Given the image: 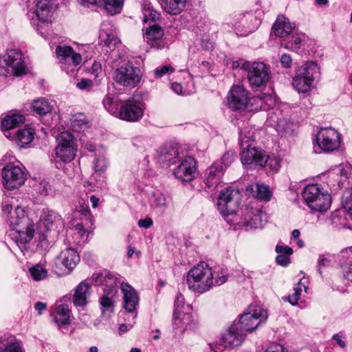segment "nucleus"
<instances>
[{
  "mask_svg": "<svg viewBox=\"0 0 352 352\" xmlns=\"http://www.w3.org/2000/svg\"><path fill=\"white\" fill-rule=\"evenodd\" d=\"M228 274L225 270L213 272L206 262H200L194 265L187 273L186 283L189 289L195 293L204 294L210 291L214 286L225 283Z\"/></svg>",
  "mask_w": 352,
  "mask_h": 352,
  "instance_id": "nucleus-1",
  "label": "nucleus"
},
{
  "mask_svg": "<svg viewBox=\"0 0 352 352\" xmlns=\"http://www.w3.org/2000/svg\"><path fill=\"white\" fill-rule=\"evenodd\" d=\"M249 95V91L243 85H233L227 96L228 107L235 111H257L261 109H265L264 101L271 99L270 96L250 98Z\"/></svg>",
  "mask_w": 352,
  "mask_h": 352,
  "instance_id": "nucleus-2",
  "label": "nucleus"
},
{
  "mask_svg": "<svg viewBox=\"0 0 352 352\" xmlns=\"http://www.w3.org/2000/svg\"><path fill=\"white\" fill-rule=\"evenodd\" d=\"M3 161L5 165L1 169V178L4 188L12 190L23 185L27 178L24 167L11 155H6Z\"/></svg>",
  "mask_w": 352,
  "mask_h": 352,
  "instance_id": "nucleus-3",
  "label": "nucleus"
},
{
  "mask_svg": "<svg viewBox=\"0 0 352 352\" xmlns=\"http://www.w3.org/2000/svg\"><path fill=\"white\" fill-rule=\"evenodd\" d=\"M28 68L22 52L16 48L7 50L0 56V75H12L16 77L26 75Z\"/></svg>",
  "mask_w": 352,
  "mask_h": 352,
  "instance_id": "nucleus-4",
  "label": "nucleus"
},
{
  "mask_svg": "<svg viewBox=\"0 0 352 352\" xmlns=\"http://www.w3.org/2000/svg\"><path fill=\"white\" fill-rule=\"evenodd\" d=\"M302 199L313 211L326 212L331 206V198L319 184H309L302 192Z\"/></svg>",
  "mask_w": 352,
  "mask_h": 352,
  "instance_id": "nucleus-5",
  "label": "nucleus"
},
{
  "mask_svg": "<svg viewBox=\"0 0 352 352\" xmlns=\"http://www.w3.org/2000/svg\"><path fill=\"white\" fill-rule=\"evenodd\" d=\"M241 69L247 72V78L251 87L259 88L265 86L270 80V69L261 61H244Z\"/></svg>",
  "mask_w": 352,
  "mask_h": 352,
  "instance_id": "nucleus-6",
  "label": "nucleus"
},
{
  "mask_svg": "<svg viewBox=\"0 0 352 352\" xmlns=\"http://www.w3.org/2000/svg\"><path fill=\"white\" fill-rule=\"evenodd\" d=\"M56 157L65 163L72 161L77 152V145L72 133L67 131L61 132L56 138Z\"/></svg>",
  "mask_w": 352,
  "mask_h": 352,
  "instance_id": "nucleus-7",
  "label": "nucleus"
},
{
  "mask_svg": "<svg viewBox=\"0 0 352 352\" xmlns=\"http://www.w3.org/2000/svg\"><path fill=\"white\" fill-rule=\"evenodd\" d=\"M141 72L138 67L130 64H124L117 68L113 74V79L120 85L134 87L141 80Z\"/></svg>",
  "mask_w": 352,
  "mask_h": 352,
  "instance_id": "nucleus-8",
  "label": "nucleus"
},
{
  "mask_svg": "<svg viewBox=\"0 0 352 352\" xmlns=\"http://www.w3.org/2000/svg\"><path fill=\"white\" fill-rule=\"evenodd\" d=\"M241 195L236 189L226 188L221 191L218 201V210L223 215L230 214L236 212L240 204Z\"/></svg>",
  "mask_w": 352,
  "mask_h": 352,
  "instance_id": "nucleus-9",
  "label": "nucleus"
},
{
  "mask_svg": "<svg viewBox=\"0 0 352 352\" xmlns=\"http://www.w3.org/2000/svg\"><path fill=\"white\" fill-rule=\"evenodd\" d=\"M316 142L324 152H333L340 147L341 135L333 128H321L317 133Z\"/></svg>",
  "mask_w": 352,
  "mask_h": 352,
  "instance_id": "nucleus-10",
  "label": "nucleus"
},
{
  "mask_svg": "<svg viewBox=\"0 0 352 352\" xmlns=\"http://www.w3.org/2000/svg\"><path fill=\"white\" fill-rule=\"evenodd\" d=\"M267 318V311L260 307L255 306L249 312L242 314L236 324L244 332H251Z\"/></svg>",
  "mask_w": 352,
  "mask_h": 352,
  "instance_id": "nucleus-11",
  "label": "nucleus"
},
{
  "mask_svg": "<svg viewBox=\"0 0 352 352\" xmlns=\"http://www.w3.org/2000/svg\"><path fill=\"white\" fill-rule=\"evenodd\" d=\"M56 54L62 69L67 73L73 72L82 61L81 55L75 52L72 47L68 45H58L56 48Z\"/></svg>",
  "mask_w": 352,
  "mask_h": 352,
  "instance_id": "nucleus-12",
  "label": "nucleus"
},
{
  "mask_svg": "<svg viewBox=\"0 0 352 352\" xmlns=\"http://www.w3.org/2000/svg\"><path fill=\"white\" fill-rule=\"evenodd\" d=\"M80 261L78 252L73 248L62 250L56 257L55 265L58 275L69 274Z\"/></svg>",
  "mask_w": 352,
  "mask_h": 352,
  "instance_id": "nucleus-13",
  "label": "nucleus"
},
{
  "mask_svg": "<svg viewBox=\"0 0 352 352\" xmlns=\"http://www.w3.org/2000/svg\"><path fill=\"white\" fill-rule=\"evenodd\" d=\"M175 310L173 314V324L175 328H182L183 327H188L190 325L191 320V315L189 311L191 307L189 305L184 304V298L179 294L176 296L175 300Z\"/></svg>",
  "mask_w": 352,
  "mask_h": 352,
  "instance_id": "nucleus-14",
  "label": "nucleus"
},
{
  "mask_svg": "<svg viewBox=\"0 0 352 352\" xmlns=\"http://www.w3.org/2000/svg\"><path fill=\"white\" fill-rule=\"evenodd\" d=\"M241 160L244 166L251 168L263 167L267 163L265 152L260 148L250 147V144H248V148L243 151Z\"/></svg>",
  "mask_w": 352,
  "mask_h": 352,
  "instance_id": "nucleus-15",
  "label": "nucleus"
},
{
  "mask_svg": "<svg viewBox=\"0 0 352 352\" xmlns=\"http://www.w3.org/2000/svg\"><path fill=\"white\" fill-rule=\"evenodd\" d=\"M271 124L274 126L278 133L283 137H289L294 133V124L283 116L278 109L274 110L269 116Z\"/></svg>",
  "mask_w": 352,
  "mask_h": 352,
  "instance_id": "nucleus-16",
  "label": "nucleus"
},
{
  "mask_svg": "<svg viewBox=\"0 0 352 352\" xmlns=\"http://www.w3.org/2000/svg\"><path fill=\"white\" fill-rule=\"evenodd\" d=\"M242 218L243 226L250 229L257 228L263 226L265 214L260 209L246 206L243 209Z\"/></svg>",
  "mask_w": 352,
  "mask_h": 352,
  "instance_id": "nucleus-17",
  "label": "nucleus"
},
{
  "mask_svg": "<svg viewBox=\"0 0 352 352\" xmlns=\"http://www.w3.org/2000/svg\"><path fill=\"white\" fill-rule=\"evenodd\" d=\"M120 118L128 122H135L143 116V108L140 102L133 99L127 100L119 111Z\"/></svg>",
  "mask_w": 352,
  "mask_h": 352,
  "instance_id": "nucleus-18",
  "label": "nucleus"
},
{
  "mask_svg": "<svg viewBox=\"0 0 352 352\" xmlns=\"http://www.w3.org/2000/svg\"><path fill=\"white\" fill-rule=\"evenodd\" d=\"M196 170V162L190 157H186L174 170L173 174L175 177L183 182H190L194 177Z\"/></svg>",
  "mask_w": 352,
  "mask_h": 352,
  "instance_id": "nucleus-19",
  "label": "nucleus"
},
{
  "mask_svg": "<svg viewBox=\"0 0 352 352\" xmlns=\"http://www.w3.org/2000/svg\"><path fill=\"white\" fill-rule=\"evenodd\" d=\"M57 0H38L36 3L35 14L38 19L43 23L51 22L54 12L58 8Z\"/></svg>",
  "mask_w": 352,
  "mask_h": 352,
  "instance_id": "nucleus-20",
  "label": "nucleus"
},
{
  "mask_svg": "<svg viewBox=\"0 0 352 352\" xmlns=\"http://www.w3.org/2000/svg\"><path fill=\"white\" fill-rule=\"evenodd\" d=\"M91 281L96 285L103 286L104 292H107L108 294L112 293L120 283L118 278L115 275L107 271L94 274Z\"/></svg>",
  "mask_w": 352,
  "mask_h": 352,
  "instance_id": "nucleus-21",
  "label": "nucleus"
},
{
  "mask_svg": "<svg viewBox=\"0 0 352 352\" xmlns=\"http://www.w3.org/2000/svg\"><path fill=\"white\" fill-rule=\"evenodd\" d=\"M245 337V332L234 322L221 336V341L230 348L241 344Z\"/></svg>",
  "mask_w": 352,
  "mask_h": 352,
  "instance_id": "nucleus-22",
  "label": "nucleus"
},
{
  "mask_svg": "<svg viewBox=\"0 0 352 352\" xmlns=\"http://www.w3.org/2000/svg\"><path fill=\"white\" fill-rule=\"evenodd\" d=\"M34 225L28 227L17 228L12 230L10 234L12 239L21 250L25 248L34 235Z\"/></svg>",
  "mask_w": 352,
  "mask_h": 352,
  "instance_id": "nucleus-23",
  "label": "nucleus"
},
{
  "mask_svg": "<svg viewBox=\"0 0 352 352\" xmlns=\"http://www.w3.org/2000/svg\"><path fill=\"white\" fill-rule=\"evenodd\" d=\"M123 294L124 307L129 312H133L139 302V297L135 290L128 283H121Z\"/></svg>",
  "mask_w": 352,
  "mask_h": 352,
  "instance_id": "nucleus-24",
  "label": "nucleus"
},
{
  "mask_svg": "<svg viewBox=\"0 0 352 352\" xmlns=\"http://www.w3.org/2000/svg\"><path fill=\"white\" fill-rule=\"evenodd\" d=\"M99 38L100 41L110 49L114 48L120 41L113 25L109 22H103L101 24Z\"/></svg>",
  "mask_w": 352,
  "mask_h": 352,
  "instance_id": "nucleus-25",
  "label": "nucleus"
},
{
  "mask_svg": "<svg viewBox=\"0 0 352 352\" xmlns=\"http://www.w3.org/2000/svg\"><path fill=\"white\" fill-rule=\"evenodd\" d=\"M8 222L12 230L34 225L33 221L26 215L24 208L19 206L11 213L8 219Z\"/></svg>",
  "mask_w": 352,
  "mask_h": 352,
  "instance_id": "nucleus-26",
  "label": "nucleus"
},
{
  "mask_svg": "<svg viewBox=\"0 0 352 352\" xmlns=\"http://www.w3.org/2000/svg\"><path fill=\"white\" fill-rule=\"evenodd\" d=\"M8 222L12 230L34 225L33 221L26 215L24 208L19 206L11 213L8 219Z\"/></svg>",
  "mask_w": 352,
  "mask_h": 352,
  "instance_id": "nucleus-27",
  "label": "nucleus"
},
{
  "mask_svg": "<svg viewBox=\"0 0 352 352\" xmlns=\"http://www.w3.org/2000/svg\"><path fill=\"white\" fill-rule=\"evenodd\" d=\"M34 134V130L32 127L25 126L23 129L17 130L16 132L5 134V136L18 142L20 146L24 147L32 142Z\"/></svg>",
  "mask_w": 352,
  "mask_h": 352,
  "instance_id": "nucleus-28",
  "label": "nucleus"
},
{
  "mask_svg": "<svg viewBox=\"0 0 352 352\" xmlns=\"http://www.w3.org/2000/svg\"><path fill=\"white\" fill-rule=\"evenodd\" d=\"M41 221L47 230H56L63 227V221L56 212L47 208L43 210Z\"/></svg>",
  "mask_w": 352,
  "mask_h": 352,
  "instance_id": "nucleus-29",
  "label": "nucleus"
},
{
  "mask_svg": "<svg viewBox=\"0 0 352 352\" xmlns=\"http://www.w3.org/2000/svg\"><path fill=\"white\" fill-rule=\"evenodd\" d=\"M224 168L219 162H214L204 173V183L208 188L215 186L223 175Z\"/></svg>",
  "mask_w": 352,
  "mask_h": 352,
  "instance_id": "nucleus-30",
  "label": "nucleus"
},
{
  "mask_svg": "<svg viewBox=\"0 0 352 352\" xmlns=\"http://www.w3.org/2000/svg\"><path fill=\"white\" fill-rule=\"evenodd\" d=\"M296 73L305 76V78L316 82L320 78V67L315 62L309 61L304 63L296 72Z\"/></svg>",
  "mask_w": 352,
  "mask_h": 352,
  "instance_id": "nucleus-31",
  "label": "nucleus"
},
{
  "mask_svg": "<svg viewBox=\"0 0 352 352\" xmlns=\"http://www.w3.org/2000/svg\"><path fill=\"white\" fill-rule=\"evenodd\" d=\"M88 280L81 282L76 288L73 296V302L76 307H82L87 303L90 285Z\"/></svg>",
  "mask_w": 352,
  "mask_h": 352,
  "instance_id": "nucleus-32",
  "label": "nucleus"
},
{
  "mask_svg": "<svg viewBox=\"0 0 352 352\" xmlns=\"http://www.w3.org/2000/svg\"><path fill=\"white\" fill-rule=\"evenodd\" d=\"M164 35V31L162 28L156 24L150 25L146 30L145 39L147 43L153 47H161V38Z\"/></svg>",
  "mask_w": 352,
  "mask_h": 352,
  "instance_id": "nucleus-33",
  "label": "nucleus"
},
{
  "mask_svg": "<svg viewBox=\"0 0 352 352\" xmlns=\"http://www.w3.org/2000/svg\"><path fill=\"white\" fill-rule=\"evenodd\" d=\"M293 26L289 19L283 15H279L272 27L274 34L279 37H284L292 32Z\"/></svg>",
  "mask_w": 352,
  "mask_h": 352,
  "instance_id": "nucleus-34",
  "label": "nucleus"
},
{
  "mask_svg": "<svg viewBox=\"0 0 352 352\" xmlns=\"http://www.w3.org/2000/svg\"><path fill=\"white\" fill-rule=\"evenodd\" d=\"M179 151L176 145H166L160 148L159 160L162 163L175 164L179 157Z\"/></svg>",
  "mask_w": 352,
  "mask_h": 352,
  "instance_id": "nucleus-35",
  "label": "nucleus"
},
{
  "mask_svg": "<svg viewBox=\"0 0 352 352\" xmlns=\"http://www.w3.org/2000/svg\"><path fill=\"white\" fill-rule=\"evenodd\" d=\"M349 167L344 165H339L328 173V177L338 184L342 187L348 178Z\"/></svg>",
  "mask_w": 352,
  "mask_h": 352,
  "instance_id": "nucleus-36",
  "label": "nucleus"
},
{
  "mask_svg": "<svg viewBox=\"0 0 352 352\" xmlns=\"http://www.w3.org/2000/svg\"><path fill=\"white\" fill-rule=\"evenodd\" d=\"M25 118L19 113H10L6 116L1 121V129L5 134H9V131L23 123Z\"/></svg>",
  "mask_w": 352,
  "mask_h": 352,
  "instance_id": "nucleus-37",
  "label": "nucleus"
},
{
  "mask_svg": "<svg viewBox=\"0 0 352 352\" xmlns=\"http://www.w3.org/2000/svg\"><path fill=\"white\" fill-rule=\"evenodd\" d=\"M54 322L58 326L69 325L71 322V310L68 305L60 303L57 305Z\"/></svg>",
  "mask_w": 352,
  "mask_h": 352,
  "instance_id": "nucleus-38",
  "label": "nucleus"
},
{
  "mask_svg": "<svg viewBox=\"0 0 352 352\" xmlns=\"http://www.w3.org/2000/svg\"><path fill=\"white\" fill-rule=\"evenodd\" d=\"M314 85L315 82L297 73L292 79V85L298 93L306 94L310 92L314 89Z\"/></svg>",
  "mask_w": 352,
  "mask_h": 352,
  "instance_id": "nucleus-39",
  "label": "nucleus"
},
{
  "mask_svg": "<svg viewBox=\"0 0 352 352\" xmlns=\"http://www.w3.org/2000/svg\"><path fill=\"white\" fill-rule=\"evenodd\" d=\"M0 352H23V349L14 337H2L0 338Z\"/></svg>",
  "mask_w": 352,
  "mask_h": 352,
  "instance_id": "nucleus-40",
  "label": "nucleus"
},
{
  "mask_svg": "<svg viewBox=\"0 0 352 352\" xmlns=\"http://www.w3.org/2000/svg\"><path fill=\"white\" fill-rule=\"evenodd\" d=\"M151 208L160 212L164 211L168 207V201L166 196L160 191L152 192L148 197Z\"/></svg>",
  "mask_w": 352,
  "mask_h": 352,
  "instance_id": "nucleus-41",
  "label": "nucleus"
},
{
  "mask_svg": "<svg viewBox=\"0 0 352 352\" xmlns=\"http://www.w3.org/2000/svg\"><path fill=\"white\" fill-rule=\"evenodd\" d=\"M275 250L278 254L276 258V263L281 266H287L290 263V256L293 254L292 248L278 244Z\"/></svg>",
  "mask_w": 352,
  "mask_h": 352,
  "instance_id": "nucleus-42",
  "label": "nucleus"
},
{
  "mask_svg": "<svg viewBox=\"0 0 352 352\" xmlns=\"http://www.w3.org/2000/svg\"><path fill=\"white\" fill-rule=\"evenodd\" d=\"M187 0H162V8L170 14H179L186 6Z\"/></svg>",
  "mask_w": 352,
  "mask_h": 352,
  "instance_id": "nucleus-43",
  "label": "nucleus"
},
{
  "mask_svg": "<svg viewBox=\"0 0 352 352\" xmlns=\"http://www.w3.org/2000/svg\"><path fill=\"white\" fill-rule=\"evenodd\" d=\"M343 208L346 211L345 219L348 221V226L352 228V188L346 189L342 197Z\"/></svg>",
  "mask_w": 352,
  "mask_h": 352,
  "instance_id": "nucleus-44",
  "label": "nucleus"
},
{
  "mask_svg": "<svg viewBox=\"0 0 352 352\" xmlns=\"http://www.w3.org/2000/svg\"><path fill=\"white\" fill-rule=\"evenodd\" d=\"M32 109L38 115L45 116L52 111V106L47 100L42 98L32 102Z\"/></svg>",
  "mask_w": 352,
  "mask_h": 352,
  "instance_id": "nucleus-45",
  "label": "nucleus"
},
{
  "mask_svg": "<svg viewBox=\"0 0 352 352\" xmlns=\"http://www.w3.org/2000/svg\"><path fill=\"white\" fill-rule=\"evenodd\" d=\"M341 256L349 261V263L341 265L344 278L352 281V248L345 249L341 252Z\"/></svg>",
  "mask_w": 352,
  "mask_h": 352,
  "instance_id": "nucleus-46",
  "label": "nucleus"
},
{
  "mask_svg": "<svg viewBox=\"0 0 352 352\" xmlns=\"http://www.w3.org/2000/svg\"><path fill=\"white\" fill-rule=\"evenodd\" d=\"M251 190L256 191V197L260 200L267 201L271 198L272 192L268 186L263 184H256L252 186Z\"/></svg>",
  "mask_w": 352,
  "mask_h": 352,
  "instance_id": "nucleus-47",
  "label": "nucleus"
},
{
  "mask_svg": "<svg viewBox=\"0 0 352 352\" xmlns=\"http://www.w3.org/2000/svg\"><path fill=\"white\" fill-rule=\"evenodd\" d=\"M142 14H143V21L148 22L151 21L153 22L159 19L160 14L155 10L150 3H144L142 5Z\"/></svg>",
  "mask_w": 352,
  "mask_h": 352,
  "instance_id": "nucleus-48",
  "label": "nucleus"
},
{
  "mask_svg": "<svg viewBox=\"0 0 352 352\" xmlns=\"http://www.w3.org/2000/svg\"><path fill=\"white\" fill-rule=\"evenodd\" d=\"M105 10L111 15L120 13L122 9L124 0H103Z\"/></svg>",
  "mask_w": 352,
  "mask_h": 352,
  "instance_id": "nucleus-49",
  "label": "nucleus"
},
{
  "mask_svg": "<svg viewBox=\"0 0 352 352\" xmlns=\"http://www.w3.org/2000/svg\"><path fill=\"white\" fill-rule=\"evenodd\" d=\"M302 288H304L305 291H307V287H306L302 280H300L298 283L296 285V286L294 287V293L292 294L289 295L287 297L289 302L292 305H296L298 304Z\"/></svg>",
  "mask_w": 352,
  "mask_h": 352,
  "instance_id": "nucleus-50",
  "label": "nucleus"
},
{
  "mask_svg": "<svg viewBox=\"0 0 352 352\" xmlns=\"http://www.w3.org/2000/svg\"><path fill=\"white\" fill-rule=\"evenodd\" d=\"M29 271L32 278L36 281L43 280L47 276V270L41 265L33 266Z\"/></svg>",
  "mask_w": 352,
  "mask_h": 352,
  "instance_id": "nucleus-51",
  "label": "nucleus"
},
{
  "mask_svg": "<svg viewBox=\"0 0 352 352\" xmlns=\"http://www.w3.org/2000/svg\"><path fill=\"white\" fill-rule=\"evenodd\" d=\"M74 237L76 243L82 244L87 241L88 234L82 223H77L74 232Z\"/></svg>",
  "mask_w": 352,
  "mask_h": 352,
  "instance_id": "nucleus-52",
  "label": "nucleus"
},
{
  "mask_svg": "<svg viewBox=\"0 0 352 352\" xmlns=\"http://www.w3.org/2000/svg\"><path fill=\"white\" fill-rule=\"evenodd\" d=\"M108 294L103 295L100 300L101 310L102 314L106 312H112L113 311V302Z\"/></svg>",
  "mask_w": 352,
  "mask_h": 352,
  "instance_id": "nucleus-53",
  "label": "nucleus"
},
{
  "mask_svg": "<svg viewBox=\"0 0 352 352\" xmlns=\"http://www.w3.org/2000/svg\"><path fill=\"white\" fill-rule=\"evenodd\" d=\"M266 164L268 165L269 168L273 171H278L281 166V159L280 157L272 155L270 156H266Z\"/></svg>",
  "mask_w": 352,
  "mask_h": 352,
  "instance_id": "nucleus-54",
  "label": "nucleus"
},
{
  "mask_svg": "<svg viewBox=\"0 0 352 352\" xmlns=\"http://www.w3.org/2000/svg\"><path fill=\"white\" fill-rule=\"evenodd\" d=\"M239 140L242 146L245 144H249L250 142L254 140V131L252 130L243 129L240 132Z\"/></svg>",
  "mask_w": 352,
  "mask_h": 352,
  "instance_id": "nucleus-55",
  "label": "nucleus"
},
{
  "mask_svg": "<svg viewBox=\"0 0 352 352\" xmlns=\"http://www.w3.org/2000/svg\"><path fill=\"white\" fill-rule=\"evenodd\" d=\"M305 40V36L302 34H296L292 36L291 39V45L293 50H298L302 45V43Z\"/></svg>",
  "mask_w": 352,
  "mask_h": 352,
  "instance_id": "nucleus-56",
  "label": "nucleus"
},
{
  "mask_svg": "<svg viewBox=\"0 0 352 352\" xmlns=\"http://www.w3.org/2000/svg\"><path fill=\"white\" fill-rule=\"evenodd\" d=\"M107 168V161L104 157H100L96 158L94 162V170L96 173H102Z\"/></svg>",
  "mask_w": 352,
  "mask_h": 352,
  "instance_id": "nucleus-57",
  "label": "nucleus"
},
{
  "mask_svg": "<svg viewBox=\"0 0 352 352\" xmlns=\"http://www.w3.org/2000/svg\"><path fill=\"white\" fill-rule=\"evenodd\" d=\"M174 72L173 67L170 65H164L157 67L154 70V74L156 78H162L166 74H170Z\"/></svg>",
  "mask_w": 352,
  "mask_h": 352,
  "instance_id": "nucleus-58",
  "label": "nucleus"
},
{
  "mask_svg": "<svg viewBox=\"0 0 352 352\" xmlns=\"http://www.w3.org/2000/svg\"><path fill=\"white\" fill-rule=\"evenodd\" d=\"M236 155L234 153L229 151L223 155L221 158V161L219 162L221 163V165L225 168V167L230 166L232 163Z\"/></svg>",
  "mask_w": 352,
  "mask_h": 352,
  "instance_id": "nucleus-59",
  "label": "nucleus"
},
{
  "mask_svg": "<svg viewBox=\"0 0 352 352\" xmlns=\"http://www.w3.org/2000/svg\"><path fill=\"white\" fill-rule=\"evenodd\" d=\"M90 72L94 79L99 78L102 73V68L100 63L94 61L92 64Z\"/></svg>",
  "mask_w": 352,
  "mask_h": 352,
  "instance_id": "nucleus-60",
  "label": "nucleus"
},
{
  "mask_svg": "<svg viewBox=\"0 0 352 352\" xmlns=\"http://www.w3.org/2000/svg\"><path fill=\"white\" fill-rule=\"evenodd\" d=\"M92 81L86 78L80 79V80L76 84V87L81 90L89 89L92 87Z\"/></svg>",
  "mask_w": 352,
  "mask_h": 352,
  "instance_id": "nucleus-61",
  "label": "nucleus"
},
{
  "mask_svg": "<svg viewBox=\"0 0 352 352\" xmlns=\"http://www.w3.org/2000/svg\"><path fill=\"white\" fill-rule=\"evenodd\" d=\"M228 346H226L225 343H223L221 340L220 342H214L213 344H210V349L211 351L214 352H222Z\"/></svg>",
  "mask_w": 352,
  "mask_h": 352,
  "instance_id": "nucleus-62",
  "label": "nucleus"
},
{
  "mask_svg": "<svg viewBox=\"0 0 352 352\" xmlns=\"http://www.w3.org/2000/svg\"><path fill=\"white\" fill-rule=\"evenodd\" d=\"M104 107L107 110H108L111 113L115 112V109L113 107V99L110 96H106L103 100Z\"/></svg>",
  "mask_w": 352,
  "mask_h": 352,
  "instance_id": "nucleus-63",
  "label": "nucleus"
},
{
  "mask_svg": "<svg viewBox=\"0 0 352 352\" xmlns=\"http://www.w3.org/2000/svg\"><path fill=\"white\" fill-rule=\"evenodd\" d=\"M265 352H288L283 345L276 344L268 347Z\"/></svg>",
  "mask_w": 352,
  "mask_h": 352,
  "instance_id": "nucleus-64",
  "label": "nucleus"
}]
</instances>
